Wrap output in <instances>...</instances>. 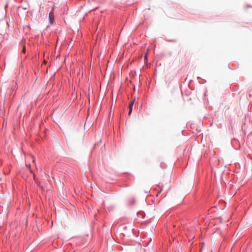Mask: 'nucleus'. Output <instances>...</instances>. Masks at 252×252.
<instances>
[{
	"label": "nucleus",
	"mask_w": 252,
	"mask_h": 252,
	"mask_svg": "<svg viewBox=\"0 0 252 252\" xmlns=\"http://www.w3.org/2000/svg\"><path fill=\"white\" fill-rule=\"evenodd\" d=\"M160 182H159L158 184V186L161 188H162L164 185L168 184L170 182V174H169L167 178L164 180L163 178H161Z\"/></svg>",
	"instance_id": "f257e3e1"
},
{
	"label": "nucleus",
	"mask_w": 252,
	"mask_h": 252,
	"mask_svg": "<svg viewBox=\"0 0 252 252\" xmlns=\"http://www.w3.org/2000/svg\"><path fill=\"white\" fill-rule=\"evenodd\" d=\"M54 5L52 7L51 11L49 14V19L51 23H53L54 20Z\"/></svg>",
	"instance_id": "f03ea898"
},
{
	"label": "nucleus",
	"mask_w": 252,
	"mask_h": 252,
	"mask_svg": "<svg viewBox=\"0 0 252 252\" xmlns=\"http://www.w3.org/2000/svg\"><path fill=\"white\" fill-rule=\"evenodd\" d=\"M134 100L133 99L132 101L130 102V103L129 104V112H128V115H130L132 110V106L134 104Z\"/></svg>",
	"instance_id": "7ed1b4c3"
},
{
	"label": "nucleus",
	"mask_w": 252,
	"mask_h": 252,
	"mask_svg": "<svg viewBox=\"0 0 252 252\" xmlns=\"http://www.w3.org/2000/svg\"><path fill=\"white\" fill-rule=\"evenodd\" d=\"M26 166L27 167V168L29 169L31 173H32L33 171L32 169H31V166L30 164H26Z\"/></svg>",
	"instance_id": "20e7f679"
},
{
	"label": "nucleus",
	"mask_w": 252,
	"mask_h": 252,
	"mask_svg": "<svg viewBox=\"0 0 252 252\" xmlns=\"http://www.w3.org/2000/svg\"><path fill=\"white\" fill-rule=\"evenodd\" d=\"M148 54V52H147V53H146L145 54V55H144V58H145V60H147V59Z\"/></svg>",
	"instance_id": "39448f33"
},
{
	"label": "nucleus",
	"mask_w": 252,
	"mask_h": 252,
	"mask_svg": "<svg viewBox=\"0 0 252 252\" xmlns=\"http://www.w3.org/2000/svg\"><path fill=\"white\" fill-rule=\"evenodd\" d=\"M22 52L23 53H24V54L26 53V47H25V46H23V50H22Z\"/></svg>",
	"instance_id": "423d86ee"
},
{
	"label": "nucleus",
	"mask_w": 252,
	"mask_h": 252,
	"mask_svg": "<svg viewBox=\"0 0 252 252\" xmlns=\"http://www.w3.org/2000/svg\"><path fill=\"white\" fill-rule=\"evenodd\" d=\"M34 161H35V159H34V158H33V162H34Z\"/></svg>",
	"instance_id": "0eeeda50"
},
{
	"label": "nucleus",
	"mask_w": 252,
	"mask_h": 252,
	"mask_svg": "<svg viewBox=\"0 0 252 252\" xmlns=\"http://www.w3.org/2000/svg\"><path fill=\"white\" fill-rule=\"evenodd\" d=\"M33 178L35 180V175H33Z\"/></svg>",
	"instance_id": "6e6552de"
},
{
	"label": "nucleus",
	"mask_w": 252,
	"mask_h": 252,
	"mask_svg": "<svg viewBox=\"0 0 252 252\" xmlns=\"http://www.w3.org/2000/svg\"><path fill=\"white\" fill-rule=\"evenodd\" d=\"M202 248H201V249H200V252H201V251H202Z\"/></svg>",
	"instance_id": "1a4fd4ad"
}]
</instances>
